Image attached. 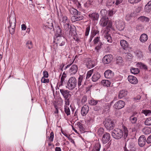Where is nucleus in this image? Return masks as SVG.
Listing matches in <instances>:
<instances>
[{
    "mask_svg": "<svg viewBox=\"0 0 151 151\" xmlns=\"http://www.w3.org/2000/svg\"><path fill=\"white\" fill-rule=\"evenodd\" d=\"M128 131L127 128L124 127L123 131L119 128H116L112 132L111 135L116 139H121L123 136L125 139L128 134Z\"/></svg>",
    "mask_w": 151,
    "mask_h": 151,
    "instance_id": "1",
    "label": "nucleus"
},
{
    "mask_svg": "<svg viewBox=\"0 0 151 151\" xmlns=\"http://www.w3.org/2000/svg\"><path fill=\"white\" fill-rule=\"evenodd\" d=\"M77 84V81L76 78L72 77L69 79L66 88L70 90H72L76 87Z\"/></svg>",
    "mask_w": 151,
    "mask_h": 151,
    "instance_id": "2",
    "label": "nucleus"
},
{
    "mask_svg": "<svg viewBox=\"0 0 151 151\" xmlns=\"http://www.w3.org/2000/svg\"><path fill=\"white\" fill-rule=\"evenodd\" d=\"M99 24L103 27L107 25V27L109 28H111L112 25L111 22L110 21L108 17H102L100 21Z\"/></svg>",
    "mask_w": 151,
    "mask_h": 151,
    "instance_id": "3",
    "label": "nucleus"
},
{
    "mask_svg": "<svg viewBox=\"0 0 151 151\" xmlns=\"http://www.w3.org/2000/svg\"><path fill=\"white\" fill-rule=\"evenodd\" d=\"M104 37V42L106 44L112 42V40L110 35L108 34L107 31L106 30H102L101 32Z\"/></svg>",
    "mask_w": 151,
    "mask_h": 151,
    "instance_id": "4",
    "label": "nucleus"
},
{
    "mask_svg": "<svg viewBox=\"0 0 151 151\" xmlns=\"http://www.w3.org/2000/svg\"><path fill=\"white\" fill-rule=\"evenodd\" d=\"M104 124L105 127L108 130L112 129L114 127V124L113 122L110 119H106L104 122Z\"/></svg>",
    "mask_w": 151,
    "mask_h": 151,
    "instance_id": "5",
    "label": "nucleus"
},
{
    "mask_svg": "<svg viewBox=\"0 0 151 151\" xmlns=\"http://www.w3.org/2000/svg\"><path fill=\"white\" fill-rule=\"evenodd\" d=\"M139 115V114L138 113L136 112H134L129 118V120L130 122L133 124H136Z\"/></svg>",
    "mask_w": 151,
    "mask_h": 151,
    "instance_id": "6",
    "label": "nucleus"
},
{
    "mask_svg": "<svg viewBox=\"0 0 151 151\" xmlns=\"http://www.w3.org/2000/svg\"><path fill=\"white\" fill-rule=\"evenodd\" d=\"M85 78L82 75H80L78 78V86L79 88H82L86 85L85 81L84 82Z\"/></svg>",
    "mask_w": 151,
    "mask_h": 151,
    "instance_id": "7",
    "label": "nucleus"
},
{
    "mask_svg": "<svg viewBox=\"0 0 151 151\" xmlns=\"http://www.w3.org/2000/svg\"><path fill=\"white\" fill-rule=\"evenodd\" d=\"M115 25L116 28L119 31L123 30L124 28V22L122 20H117L116 21Z\"/></svg>",
    "mask_w": 151,
    "mask_h": 151,
    "instance_id": "8",
    "label": "nucleus"
},
{
    "mask_svg": "<svg viewBox=\"0 0 151 151\" xmlns=\"http://www.w3.org/2000/svg\"><path fill=\"white\" fill-rule=\"evenodd\" d=\"M125 104L124 102L122 100H119L116 102L114 105V107L117 109L123 108Z\"/></svg>",
    "mask_w": 151,
    "mask_h": 151,
    "instance_id": "9",
    "label": "nucleus"
},
{
    "mask_svg": "<svg viewBox=\"0 0 151 151\" xmlns=\"http://www.w3.org/2000/svg\"><path fill=\"white\" fill-rule=\"evenodd\" d=\"M55 42H56V44L59 46H62L64 45L65 43V39L64 37L58 36L55 39Z\"/></svg>",
    "mask_w": 151,
    "mask_h": 151,
    "instance_id": "10",
    "label": "nucleus"
},
{
    "mask_svg": "<svg viewBox=\"0 0 151 151\" xmlns=\"http://www.w3.org/2000/svg\"><path fill=\"white\" fill-rule=\"evenodd\" d=\"M112 59V56L111 55H106L103 58V62L105 64H108L111 62Z\"/></svg>",
    "mask_w": 151,
    "mask_h": 151,
    "instance_id": "11",
    "label": "nucleus"
},
{
    "mask_svg": "<svg viewBox=\"0 0 151 151\" xmlns=\"http://www.w3.org/2000/svg\"><path fill=\"white\" fill-rule=\"evenodd\" d=\"M66 77V74L65 73V72H64L61 77L60 81L58 83L57 85L56 86V90L57 89H59L63 85V83L64 82L65 78Z\"/></svg>",
    "mask_w": 151,
    "mask_h": 151,
    "instance_id": "12",
    "label": "nucleus"
},
{
    "mask_svg": "<svg viewBox=\"0 0 151 151\" xmlns=\"http://www.w3.org/2000/svg\"><path fill=\"white\" fill-rule=\"evenodd\" d=\"M60 91L62 95L65 99H67L71 96V95L69 93L70 91L67 90L60 89Z\"/></svg>",
    "mask_w": 151,
    "mask_h": 151,
    "instance_id": "13",
    "label": "nucleus"
},
{
    "mask_svg": "<svg viewBox=\"0 0 151 151\" xmlns=\"http://www.w3.org/2000/svg\"><path fill=\"white\" fill-rule=\"evenodd\" d=\"M110 135L108 133H105L103 135L102 141L103 144H106L109 142L110 140Z\"/></svg>",
    "mask_w": 151,
    "mask_h": 151,
    "instance_id": "14",
    "label": "nucleus"
},
{
    "mask_svg": "<svg viewBox=\"0 0 151 151\" xmlns=\"http://www.w3.org/2000/svg\"><path fill=\"white\" fill-rule=\"evenodd\" d=\"M146 141L145 137L144 135L141 136L138 139V144L140 146L142 147L145 145Z\"/></svg>",
    "mask_w": 151,
    "mask_h": 151,
    "instance_id": "15",
    "label": "nucleus"
},
{
    "mask_svg": "<svg viewBox=\"0 0 151 151\" xmlns=\"http://www.w3.org/2000/svg\"><path fill=\"white\" fill-rule=\"evenodd\" d=\"M129 82L132 84H136L138 82V80L136 77L132 76H129L128 77Z\"/></svg>",
    "mask_w": 151,
    "mask_h": 151,
    "instance_id": "16",
    "label": "nucleus"
},
{
    "mask_svg": "<svg viewBox=\"0 0 151 151\" xmlns=\"http://www.w3.org/2000/svg\"><path fill=\"white\" fill-rule=\"evenodd\" d=\"M10 25H12L13 27L16 25V19L15 15L11 13L10 16L9 17Z\"/></svg>",
    "mask_w": 151,
    "mask_h": 151,
    "instance_id": "17",
    "label": "nucleus"
},
{
    "mask_svg": "<svg viewBox=\"0 0 151 151\" xmlns=\"http://www.w3.org/2000/svg\"><path fill=\"white\" fill-rule=\"evenodd\" d=\"M58 17L60 19V21L61 22H62L63 24L65 23H68L69 22V20L68 19V18L65 16L61 15V16H59L58 14Z\"/></svg>",
    "mask_w": 151,
    "mask_h": 151,
    "instance_id": "18",
    "label": "nucleus"
},
{
    "mask_svg": "<svg viewBox=\"0 0 151 151\" xmlns=\"http://www.w3.org/2000/svg\"><path fill=\"white\" fill-rule=\"evenodd\" d=\"M89 110V107L88 106L85 105L83 106L81 110V114L83 116H86Z\"/></svg>",
    "mask_w": 151,
    "mask_h": 151,
    "instance_id": "19",
    "label": "nucleus"
},
{
    "mask_svg": "<svg viewBox=\"0 0 151 151\" xmlns=\"http://www.w3.org/2000/svg\"><path fill=\"white\" fill-rule=\"evenodd\" d=\"M78 67L76 65H73L70 68L69 72L71 74H75L77 71Z\"/></svg>",
    "mask_w": 151,
    "mask_h": 151,
    "instance_id": "20",
    "label": "nucleus"
},
{
    "mask_svg": "<svg viewBox=\"0 0 151 151\" xmlns=\"http://www.w3.org/2000/svg\"><path fill=\"white\" fill-rule=\"evenodd\" d=\"M105 77L107 78H112L114 76V73L111 70H108L106 71L104 73Z\"/></svg>",
    "mask_w": 151,
    "mask_h": 151,
    "instance_id": "21",
    "label": "nucleus"
},
{
    "mask_svg": "<svg viewBox=\"0 0 151 151\" xmlns=\"http://www.w3.org/2000/svg\"><path fill=\"white\" fill-rule=\"evenodd\" d=\"M88 16L89 18L93 21L97 20L99 18V14L96 13H93L89 14Z\"/></svg>",
    "mask_w": 151,
    "mask_h": 151,
    "instance_id": "22",
    "label": "nucleus"
},
{
    "mask_svg": "<svg viewBox=\"0 0 151 151\" xmlns=\"http://www.w3.org/2000/svg\"><path fill=\"white\" fill-rule=\"evenodd\" d=\"M100 148V144L99 142H97L95 145L92 148L89 149V151H99Z\"/></svg>",
    "mask_w": 151,
    "mask_h": 151,
    "instance_id": "23",
    "label": "nucleus"
},
{
    "mask_svg": "<svg viewBox=\"0 0 151 151\" xmlns=\"http://www.w3.org/2000/svg\"><path fill=\"white\" fill-rule=\"evenodd\" d=\"M120 44L121 47L124 50H126L128 47V43L124 40H122L120 42Z\"/></svg>",
    "mask_w": 151,
    "mask_h": 151,
    "instance_id": "24",
    "label": "nucleus"
},
{
    "mask_svg": "<svg viewBox=\"0 0 151 151\" xmlns=\"http://www.w3.org/2000/svg\"><path fill=\"white\" fill-rule=\"evenodd\" d=\"M63 28L65 30L68 31L70 29V32L72 31V30L74 29L73 28L74 27V26H71L69 25V23H65L63 24Z\"/></svg>",
    "mask_w": 151,
    "mask_h": 151,
    "instance_id": "25",
    "label": "nucleus"
},
{
    "mask_svg": "<svg viewBox=\"0 0 151 151\" xmlns=\"http://www.w3.org/2000/svg\"><path fill=\"white\" fill-rule=\"evenodd\" d=\"M127 94V91L125 90H122L119 93L118 97L119 99L122 98L126 96Z\"/></svg>",
    "mask_w": 151,
    "mask_h": 151,
    "instance_id": "26",
    "label": "nucleus"
},
{
    "mask_svg": "<svg viewBox=\"0 0 151 151\" xmlns=\"http://www.w3.org/2000/svg\"><path fill=\"white\" fill-rule=\"evenodd\" d=\"M86 64L88 68H91L95 66L96 63L94 61L90 60Z\"/></svg>",
    "mask_w": 151,
    "mask_h": 151,
    "instance_id": "27",
    "label": "nucleus"
},
{
    "mask_svg": "<svg viewBox=\"0 0 151 151\" xmlns=\"http://www.w3.org/2000/svg\"><path fill=\"white\" fill-rule=\"evenodd\" d=\"M145 12L148 13L151 11V1H150L146 5L145 7Z\"/></svg>",
    "mask_w": 151,
    "mask_h": 151,
    "instance_id": "28",
    "label": "nucleus"
},
{
    "mask_svg": "<svg viewBox=\"0 0 151 151\" xmlns=\"http://www.w3.org/2000/svg\"><path fill=\"white\" fill-rule=\"evenodd\" d=\"M148 39L147 35L145 34H143L141 36L139 40L141 42H144L146 41Z\"/></svg>",
    "mask_w": 151,
    "mask_h": 151,
    "instance_id": "29",
    "label": "nucleus"
},
{
    "mask_svg": "<svg viewBox=\"0 0 151 151\" xmlns=\"http://www.w3.org/2000/svg\"><path fill=\"white\" fill-rule=\"evenodd\" d=\"M69 12L71 14L74 15H80L81 14L80 12H79L76 9L73 8H70L69 9Z\"/></svg>",
    "mask_w": 151,
    "mask_h": 151,
    "instance_id": "30",
    "label": "nucleus"
},
{
    "mask_svg": "<svg viewBox=\"0 0 151 151\" xmlns=\"http://www.w3.org/2000/svg\"><path fill=\"white\" fill-rule=\"evenodd\" d=\"M100 77V75L98 73H95L92 76V80L93 82L96 81Z\"/></svg>",
    "mask_w": 151,
    "mask_h": 151,
    "instance_id": "31",
    "label": "nucleus"
},
{
    "mask_svg": "<svg viewBox=\"0 0 151 151\" xmlns=\"http://www.w3.org/2000/svg\"><path fill=\"white\" fill-rule=\"evenodd\" d=\"M137 67L147 70V67L146 65L141 62H138L136 64Z\"/></svg>",
    "mask_w": 151,
    "mask_h": 151,
    "instance_id": "32",
    "label": "nucleus"
},
{
    "mask_svg": "<svg viewBox=\"0 0 151 151\" xmlns=\"http://www.w3.org/2000/svg\"><path fill=\"white\" fill-rule=\"evenodd\" d=\"M94 120V117L93 115L88 116L86 119V121L88 124H89L93 123Z\"/></svg>",
    "mask_w": 151,
    "mask_h": 151,
    "instance_id": "33",
    "label": "nucleus"
},
{
    "mask_svg": "<svg viewBox=\"0 0 151 151\" xmlns=\"http://www.w3.org/2000/svg\"><path fill=\"white\" fill-rule=\"evenodd\" d=\"M123 61L122 58L120 56L117 57L116 58V63L119 65H122Z\"/></svg>",
    "mask_w": 151,
    "mask_h": 151,
    "instance_id": "34",
    "label": "nucleus"
},
{
    "mask_svg": "<svg viewBox=\"0 0 151 151\" xmlns=\"http://www.w3.org/2000/svg\"><path fill=\"white\" fill-rule=\"evenodd\" d=\"M101 84L105 86L109 87L110 86L111 82L109 80H104L101 81Z\"/></svg>",
    "mask_w": 151,
    "mask_h": 151,
    "instance_id": "35",
    "label": "nucleus"
},
{
    "mask_svg": "<svg viewBox=\"0 0 151 151\" xmlns=\"http://www.w3.org/2000/svg\"><path fill=\"white\" fill-rule=\"evenodd\" d=\"M138 19L142 22H149L150 19L144 16H141L139 17Z\"/></svg>",
    "mask_w": 151,
    "mask_h": 151,
    "instance_id": "36",
    "label": "nucleus"
},
{
    "mask_svg": "<svg viewBox=\"0 0 151 151\" xmlns=\"http://www.w3.org/2000/svg\"><path fill=\"white\" fill-rule=\"evenodd\" d=\"M142 131L145 134H148L151 132V129L148 127H146L144 128Z\"/></svg>",
    "mask_w": 151,
    "mask_h": 151,
    "instance_id": "37",
    "label": "nucleus"
},
{
    "mask_svg": "<svg viewBox=\"0 0 151 151\" xmlns=\"http://www.w3.org/2000/svg\"><path fill=\"white\" fill-rule=\"evenodd\" d=\"M136 56L139 59H142L143 58V55L142 52L139 50H137L135 52Z\"/></svg>",
    "mask_w": 151,
    "mask_h": 151,
    "instance_id": "38",
    "label": "nucleus"
},
{
    "mask_svg": "<svg viewBox=\"0 0 151 151\" xmlns=\"http://www.w3.org/2000/svg\"><path fill=\"white\" fill-rule=\"evenodd\" d=\"M55 33L58 36L61 35L62 30L59 26H57L55 28Z\"/></svg>",
    "mask_w": 151,
    "mask_h": 151,
    "instance_id": "39",
    "label": "nucleus"
},
{
    "mask_svg": "<svg viewBox=\"0 0 151 151\" xmlns=\"http://www.w3.org/2000/svg\"><path fill=\"white\" fill-rule=\"evenodd\" d=\"M111 142H109L104 147L103 151H112V150L110 148Z\"/></svg>",
    "mask_w": 151,
    "mask_h": 151,
    "instance_id": "40",
    "label": "nucleus"
},
{
    "mask_svg": "<svg viewBox=\"0 0 151 151\" xmlns=\"http://www.w3.org/2000/svg\"><path fill=\"white\" fill-rule=\"evenodd\" d=\"M130 70L131 73L134 74H136L139 72V70L138 69L134 68L133 67H131Z\"/></svg>",
    "mask_w": 151,
    "mask_h": 151,
    "instance_id": "41",
    "label": "nucleus"
},
{
    "mask_svg": "<svg viewBox=\"0 0 151 151\" xmlns=\"http://www.w3.org/2000/svg\"><path fill=\"white\" fill-rule=\"evenodd\" d=\"M15 26L16 25H14V26L13 27L12 25H11L9 27V31L11 34H13L14 32Z\"/></svg>",
    "mask_w": 151,
    "mask_h": 151,
    "instance_id": "42",
    "label": "nucleus"
},
{
    "mask_svg": "<svg viewBox=\"0 0 151 151\" xmlns=\"http://www.w3.org/2000/svg\"><path fill=\"white\" fill-rule=\"evenodd\" d=\"M99 101L95 100L93 99H92L89 101V104L91 105H96Z\"/></svg>",
    "mask_w": 151,
    "mask_h": 151,
    "instance_id": "43",
    "label": "nucleus"
},
{
    "mask_svg": "<svg viewBox=\"0 0 151 151\" xmlns=\"http://www.w3.org/2000/svg\"><path fill=\"white\" fill-rule=\"evenodd\" d=\"M64 109L65 113L67 116H68L70 114V110L69 106H64Z\"/></svg>",
    "mask_w": 151,
    "mask_h": 151,
    "instance_id": "44",
    "label": "nucleus"
},
{
    "mask_svg": "<svg viewBox=\"0 0 151 151\" xmlns=\"http://www.w3.org/2000/svg\"><path fill=\"white\" fill-rule=\"evenodd\" d=\"M145 124L146 125H151V117L147 118L145 122Z\"/></svg>",
    "mask_w": 151,
    "mask_h": 151,
    "instance_id": "45",
    "label": "nucleus"
},
{
    "mask_svg": "<svg viewBox=\"0 0 151 151\" xmlns=\"http://www.w3.org/2000/svg\"><path fill=\"white\" fill-rule=\"evenodd\" d=\"M93 69L89 71L86 74V79L89 78L91 76L93 73Z\"/></svg>",
    "mask_w": 151,
    "mask_h": 151,
    "instance_id": "46",
    "label": "nucleus"
},
{
    "mask_svg": "<svg viewBox=\"0 0 151 151\" xmlns=\"http://www.w3.org/2000/svg\"><path fill=\"white\" fill-rule=\"evenodd\" d=\"M93 1V0H88L84 4L85 6L86 7H88L90 6Z\"/></svg>",
    "mask_w": 151,
    "mask_h": 151,
    "instance_id": "47",
    "label": "nucleus"
},
{
    "mask_svg": "<svg viewBox=\"0 0 151 151\" xmlns=\"http://www.w3.org/2000/svg\"><path fill=\"white\" fill-rule=\"evenodd\" d=\"M104 130L103 128H100L98 130L97 133L100 136H101L104 133Z\"/></svg>",
    "mask_w": 151,
    "mask_h": 151,
    "instance_id": "48",
    "label": "nucleus"
},
{
    "mask_svg": "<svg viewBox=\"0 0 151 151\" xmlns=\"http://www.w3.org/2000/svg\"><path fill=\"white\" fill-rule=\"evenodd\" d=\"M54 133L52 132L50 134V136L49 138V139L50 142H52L53 140Z\"/></svg>",
    "mask_w": 151,
    "mask_h": 151,
    "instance_id": "49",
    "label": "nucleus"
},
{
    "mask_svg": "<svg viewBox=\"0 0 151 151\" xmlns=\"http://www.w3.org/2000/svg\"><path fill=\"white\" fill-rule=\"evenodd\" d=\"M143 113L146 116H149L151 114V111L150 110H145L144 111Z\"/></svg>",
    "mask_w": 151,
    "mask_h": 151,
    "instance_id": "50",
    "label": "nucleus"
},
{
    "mask_svg": "<svg viewBox=\"0 0 151 151\" xmlns=\"http://www.w3.org/2000/svg\"><path fill=\"white\" fill-rule=\"evenodd\" d=\"M100 14L103 17H105L106 14H107V11L105 9H102L100 11Z\"/></svg>",
    "mask_w": 151,
    "mask_h": 151,
    "instance_id": "51",
    "label": "nucleus"
},
{
    "mask_svg": "<svg viewBox=\"0 0 151 151\" xmlns=\"http://www.w3.org/2000/svg\"><path fill=\"white\" fill-rule=\"evenodd\" d=\"M49 81V79H46L44 77H42L41 80V82L42 83H48Z\"/></svg>",
    "mask_w": 151,
    "mask_h": 151,
    "instance_id": "52",
    "label": "nucleus"
},
{
    "mask_svg": "<svg viewBox=\"0 0 151 151\" xmlns=\"http://www.w3.org/2000/svg\"><path fill=\"white\" fill-rule=\"evenodd\" d=\"M77 16H76V18L77 21L82 20L83 19V17L82 15H81V14H80V15H78Z\"/></svg>",
    "mask_w": 151,
    "mask_h": 151,
    "instance_id": "53",
    "label": "nucleus"
},
{
    "mask_svg": "<svg viewBox=\"0 0 151 151\" xmlns=\"http://www.w3.org/2000/svg\"><path fill=\"white\" fill-rule=\"evenodd\" d=\"M27 46L29 49H30L32 47V43L30 41H28L27 43Z\"/></svg>",
    "mask_w": 151,
    "mask_h": 151,
    "instance_id": "54",
    "label": "nucleus"
},
{
    "mask_svg": "<svg viewBox=\"0 0 151 151\" xmlns=\"http://www.w3.org/2000/svg\"><path fill=\"white\" fill-rule=\"evenodd\" d=\"M87 97L86 96H83L81 99V102L83 103H85L87 101Z\"/></svg>",
    "mask_w": 151,
    "mask_h": 151,
    "instance_id": "55",
    "label": "nucleus"
},
{
    "mask_svg": "<svg viewBox=\"0 0 151 151\" xmlns=\"http://www.w3.org/2000/svg\"><path fill=\"white\" fill-rule=\"evenodd\" d=\"M90 27L89 26L86 27L85 32V35L86 36H87L88 35L90 31Z\"/></svg>",
    "mask_w": 151,
    "mask_h": 151,
    "instance_id": "56",
    "label": "nucleus"
},
{
    "mask_svg": "<svg viewBox=\"0 0 151 151\" xmlns=\"http://www.w3.org/2000/svg\"><path fill=\"white\" fill-rule=\"evenodd\" d=\"M65 105L64 106H69L70 104L69 99L68 98L67 99H65Z\"/></svg>",
    "mask_w": 151,
    "mask_h": 151,
    "instance_id": "57",
    "label": "nucleus"
},
{
    "mask_svg": "<svg viewBox=\"0 0 151 151\" xmlns=\"http://www.w3.org/2000/svg\"><path fill=\"white\" fill-rule=\"evenodd\" d=\"M129 148V151H136V148L134 145H130Z\"/></svg>",
    "mask_w": 151,
    "mask_h": 151,
    "instance_id": "58",
    "label": "nucleus"
},
{
    "mask_svg": "<svg viewBox=\"0 0 151 151\" xmlns=\"http://www.w3.org/2000/svg\"><path fill=\"white\" fill-rule=\"evenodd\" d=\"M141 0H129V2L131 4H134L138 2Z\"/></svg>",
    "mask_w": 151,
    "mask_h": 151,
    "instance_id": "59",
    "label": "nucleus"
},
{
    "mask_svg": "<svg viewBox=\"0 0 151 151\" xmlns=\"http://www.w3.org/2000/svg\"><path fill=\"white\" fill-rule=\"evenodd\" d=\"M43 77L47 78L48 77L49 75L48 72L45 70L43 72Z\"/></svg>",
    "mask_w": 151,
    "mask_h": 151,
    "instance_id": "60",
    "label": "nucleus"
},
{
    "mask_svg": "<svg viewBox=\"0 0 151 151\" xmlns=\"http://www.w3.org/2000/svg\"><path fill=\"white\" fill-rule=\"evenodd\" d=\"M108 12L109 15L110 16H112L114 13V12L112 9H109L108 11Z\"/></svg>",
    "mask_w": 151,
    "mask_h": 151,
    "instance_id": "61",
    "label": "nucleus"
},
{
    "mask_svg": "<svg viewBox=\"0 0 151 151\" xmlns=\"http://www.w3.org/2000/svg\"><path fill=\"white\" fill-rule=\"evenodd\" d=\"M99 37H95L93 40L94 43L95 44L97 43L99 41Z\"/></svg>",
    "mask_w": 151,
    "mask_h": 151,
    "instance_id": "62",
    "label": "nucleus"
},
{
    "mask_svg": "<svg viewBox=\"0 0 151 151\" xmlns=\"http://www.w3.org/2000/svg\"><path fill=\"white\" fill-rule=\"evenodd\" d=\"M146 142L148 144L151 143V135L148 137L147 139Z\"/></svg>",
    "mask_w": 151,
    "mask_h": 151,
    "instance_id": "63",
    "label": "nucleus"
},
{
    "mask_svg": "<svg viewBox=\"0 0 151 151\" xmlns=\"http://www.w3.org/2000/svg\"><path fill=\"white\" fill-rule=\"evenodd\" d=\"M76 18V16H73L71 17V20L73 22H76L77 20V19Z\"/></svg>",
    "mask_w": 151,
    "mask_h": 151,
    "instance_id": "64",
    "label": "nucleus"
}]
</instances>
